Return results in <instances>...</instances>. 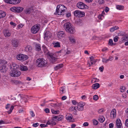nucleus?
<instances>
[{"mask_svg":"<svg viewBox=\"0 0 128 128\" xmlns=\"http://www.w3.org/2000/svg\"><path fill=\"white\" fill-rule=\"evenodd\" d=\"M25 50L27 52H30L32 50V48L31 46L28 45L25 47Z\"/></svg>","mask_w":128,"mask_h":128,"instance_id":"obj_29","label":"nucleus"},{"mask_svg":"<svg viewBox=\"0 0 128 128\" xmlns=\"http://www.w3.org/2000/svg\"><path fill=\"white\" fill-rule=\"evenodd\" d=\"M118 27L116 26H114L111 28L110 30L111 32H113L115 30H118Z\"/></svg>","mask_w":128,"mask_h":128,"instance_id":"obj_35","label":"nucleus"},{"mask_svg":"<svg viewBox=\"0 0 128 128\" xmlns=\"http://www.w3.org/2000/svg\"><path fill=\"white\" fill-rule=\"evenodd\" d=\"M116 127L117 128H121L122 124L120 119H118L116 122Z\"/></svg>","mask_w":128,"mask_h":128,"instance_id":"obj_18","label":"nucleus"},{"mask_svg":"<svg viewBox=\"0 0 128 128\" xmlns=\"http://www.w3.org/2000/svg\"><path fill=\"white\" fill-rule=\"evenodd\" d=\"M59 7L63 13H64V14H66V10L67 9L66 7L64 6L62 4H60L58 5Z\"/></svg>","mask_w":128,"mask_h":128,"instance_id":"obj_20","label":"nucleus"},{"mask_svg":"<svg viewBox=\"0 0 128 128\" xmlns=\"http://www.w3.org/2000/svg\"><path fill=\"white\" fill-rule=\"evenodd\" d=\"M118 37L116 36L114 38V42H117L118 41Z\"/></svg>","mask_w":128,"mask_h":128,"instance_id":"obj_51","label":"nucleus"},{"mask_svg":"<svg viewBox=\"0 0 128 128\" xmlns=\"http://www.w3.org/2000/svg\"><path fill=\"white\" fill-rule=\"evenodd\" d=\"M69 40L72 43L75 44L76 41L72 37H70Z\"/></svg>","mask_w":128,"mask_h":128,"instance_id":"obj_38","label":"nucleus"},{"mask_svg":"<svg viewBox=\"0 0 128 128\" xmlns=\"http://www.w3.org/2000/svg\"><path fill=\"white\" fill-rule=\"evenodd\" d=\"M5 2L10 4H16L20 2L21 0H4Z\"/></svg>","mask_w":128,"mask_h":128,"instance_id":"obj_8","label":"nucleus"},{"mask_svg":"<svg viewBox=\"0 0 128 128\" xmlns=\"http://www.w3.org/2000/svg\"><path fill=\"white\" fill-rule=\"evenodd\" d=\"M24 10L23 8L20 7H13L10 8V10L12 12L20 13L22 12Z\"/></svg>","mask_w":128,"mask_h":128,"instance_id":"obj_5","label":"nucleus"},{"mask_svg":"<svg viewBox=\"0 0 128 128\" xmlns=\"http://www.w3.org/2000/svg\"><path fill=\"white\" fill-rule=\"evenodd\" d=\"M72 104L74 105H76L78 103L77 102L74 100H72Z\"/></svg>","mask_w":128,"mask_h":128,"instance_id":"obj_62","label":"nucleus"},{"mask_svg":"<svg viewBox=\"0 0 128 128\" xmlns=\"http://www.w3.org/2000/svg\"><path fill=\"white\" fill-rule=\"evenodd\" d=\"M23 25L22 24H20L18 25V28H22L23 26Z\"/></svg>","mask_w":128,"mask_h":128,"instance_id":"obj_55","label":"nucleus"},{"mask_svg":"<svg viewBox=\"0 0 128 128\" xmlns=\"http://www.w3.org/2000/svg\"><path fill=\"white\" fill-rule=\"evenodd\" d=\"M117 9L119 10H122L124 8V6L121 5H117L116 6Z\"/></svg>","mask_w":128,"mask_h":128,"instance_id":"obj_32","label":"nucleus"},{"mask_svg":"<svg viewBox=\"0 0 128 128\" xmlns=\"http://www.w3.org/2000/svg\"><path fill=\"white\" fill-rule=\"evenodd\" d=\"M102 62H105L106 63L107 62V59H106L105 58H103L102 59Z\"/></svg>","mask_w":128,"mask_h":128,"instance_id":"obj_61","label":"nucleus"},{"mask_svg":"<svg viewBox=\"0 0 128 128\" xmlns=\"http://www.w3.org/2000/svg\"><path fill=\"white\" fill-rule=\"evenodd\" d=\"M6 15V13L4 12L2 10L0 11V18L4 17Z\"/></svg>","mask_w":128,"mask_h":128,"instance_id":"obj_28","label":"nucleus"},{"mask_svg":"<svg viewBox=\"0 0 128 128\" xmlns=\"http://www.w3.org/2000/svg\"><path fill=\"white\" fill-rule=\"evenodd\" d=\"M98 120L100 122H104V117H102L99 118Z\"/></svg>","mask_w":128,"mask_h":128,"instance_id":"obj_43","label":"nucleus"},{"mask_svg":"<svg viewBox=\"0 0 128 128\" xmlns=\"http://www.w3.org/2000/svg\"><path fill=\"white\" fill-rule=\"evenodd\" d=\"M20 74L21 72L18 70L11 71L10 73V76L12 77H18Z\"/></svg>","mask_w":128,"mask_h":128,"instance_id":"obj_7","label":"nucleus"},{"mask_svg":"<svg viewBox=\"0 0 128 128\" xmlns=\"http://www.w3.org/2000/svg\"><path fill=\"white\" fill-rule=\"evenodd\" d=\"M4 36L6 38L9 37L11 35V33L8 30H4Z\"/></svg>","mask_w":128,"mask_h":128,"instance_id":"obj_22","label":"nucleus"},{"mask_svg":"<svg viewBox=\"0 0 128 128\" xmlns=\"http://www.w3.org/2000/svg\"><path fill=\"white\" fill-rule=\"evenodd\" d=\"M73 116L70 113H68L66 116V119L70 122H73L74 119H73Z\"/></svg>","mask_w":128,"mask_h":128,"instance_id":"obj_15","label":"nucleus"},{"mask_svg":"<svg viewBox=\"0 0 128 128\" xmlns=\"http://www.w3.org/2000/svg\"><path fill=\"white\" fill-rule=\"evenodd\" d=\"M19 69L22 71H26L28 70L27 67L24 65H20L19 66Z\"/></svg>","mask_w":128,"mask_h":128,"instance_id":"obj_23","label":"nucleus"},{"mask_svg":"<svg viewBox=\"0 0 128 128\" xmlns=\"http://www.w3.org/2000/svg\"><path fill=\"white\" fill-rule=\"evenodd\" d=\"M104 68L103 66H102L99 68V70L101 72H102L103 71Z\"/></svg>","mask_w":128,"mask_h":128,"instance_id":"obj_52","label":"nucleus"},{"mask_svg":"<svg viewBox=\"0 0 128 128\" xmlns=\"http://www.w3.org/2000/svg\"><path fill=\"white\" fill-rule=\"evenodd\" d=\"M66 16L67 17H69L71 16V14L70 13L68 12L66 14Z\"/></svg>","mask_w":128,"mask_h":128,"instance_id":"obj_60","label":"nucleus"},{"mask_svg":"<svg viewBox=\"0 0 128 128\" xmlns=\"http://www.w3.org/2000/svg\"><path fill=\"white\" fill-rule=\"evenodd\" d=\"M19 66L15 63H12L10 66L11 71L17 70L19 68Z\"/></svg>","mask_w":128,"mask_h":128,"instance_id":"obj_12","label":"nucleus"},{"mask_svg":"<svg viewBox=\"0 0 128 128\" xmlns=\"http://www.w3.org/2000/svg\"><path fill=\"white\" fill-rule=\"evenodd\" d=\"M64 118V116L62 115H59L58 121H61Z\"/></svg>","mask_w":128,"mask_h":128,"instance_id":"obj_42","label":"nucleus"},{"mask_svg":"<svg viewBox=\"0 0 128 128\" xmlns=\"http://www.w3.org/2000/svg\"><path fill=\"white\" fill-rule=\"evenodd\" d=\"M16 58L18 60L24 61L28 59V57L26 55L20 54L17 55Z\"/></svg>","mask_w":128,"mask_h":128,"instance_id":"obj_4","label":"nucleus"},{"mask_svg":"<svg viewBox=\"0 0 128 128\" xmlns=\"http://www.w3.org/2000/svg\"><path fill=\"white\" fill-rule=\"evenodd\" d=\"M116 110L114 109L111 111L110 113V117L112 118H114L116 117Z\"/></svg>","mask_w":128,"mask_h":128,"instance_id":"obj_24","label":"nucleus"},{"mask_svg":"<svg viewBox=\"0 0 128 128\" xmlns=\"http://www.w3.org/2000/svg\"><path fill=\"white\" fill-rule=\"evenodd\" d=\"M100 85L98 83H96L92 85V88L94 90L96 89L99 88Z\"/></svg>","mask_w":128,"mask_h":128,"instance_id":"obj_25","label":"nucleus"},{"mask_svg":"<svg viewBox=\"0 0 128 128\" xmlns=\"http://www.w3.org/2000/svg\"><path fill=\"white\" fill-rule=\"evenodd\" d=\"M47 124L52 126L56 124L55 122L53 120H50L48 121L47 122Z\"/></svg>","mask_w":128,"mask_h":128,"instance_id":"obj_26","label":"nucleus"},{"mask_svg":"<svg viewBox=\"0 0 128 128\" xmlns=\"http://www.w3.org/2000/svg\"><path fill=\"white\" fill-rule=\"evenodd\" d=\"M88 125V123L87 122H84L83 124V126H87Z\"/></svg>","mask_w":128,"mask_h":128,"instance_id":"obj_58","label":"nucleus"},{"mask_svg":"<svg viewBox=\"0 0 128 128\" xmlns=\"http://www.w3.org/2000/svg\"><path fill=\"white\" fill-rule=\"evenodd\" d=\"M84 103L82 102H80L78 104L77 107L78 110L80 111L84 109Z\"/></svg>","mask_w":128,"mask_h":128,"instance_id":"obj_14","label":"nucleus"},{"mask_svg":"<svg viewBox=\"0 0 128 128\" xmlns=\"http://www.w3.org/2000/svg\"><path fill=\"white\" fill-rule=\"evenodd\" d=\"M14 108V106H12L10 108V110L8 111L7 112L9 114H10L12 112V110Z\"/></svg>","mask_w":128,"mask_h":128,"instance_id":"obj_40","label":"nucleus"},{"mask_svg":"<svg viewBox=\"0 0 128 128\" xmlns=\"http://www.w3.org/2000/svg\"><path fill=\"white\" fill-rule=\"evenodd\" d=\"M63 66V64H58L54 68V70H56L60 68H61Z\"/></svg>","mask_w":128,"mask_h":128,"instance_id":"obj_30","label":"nucleus"},{"mask_svg":"<svg viewBox=\"0 0 128 128\" xmlns=\"http://www.w3.org/2000/svg\"><path fill=\"white\" fill-rule=\"evenodd\" d=\"M36 62V64L38 67H43L47 66V62L44 58H38Z\"/></svg>","mask_w":128,"mask_h":128,"instance_id":"obj_3","label":"nucleus"},{"mask_svg":"<svg viewBox=\"0 0 128 128\" xmlns=\"http://www.w3.org/2000/svg\"><path fill=\"white\" fill-rule=\"evenodd\" d=\"M125 125L126 126L128 127V119H127L126 120Z\"/></svg>","mask_w":128,"mask_h":128,"instance_id":"obj_64","label":"nucleus"},{"mask_svg":"<svg viewBox=\"0 0 128 128\" xmlns=\"http://www.w3.org/2000/svg\"><path fill=\"white\" fill-rule=\"evenodd\" d=\"M98 2L100 4H102L104 3V0H99Z\"/></svg>","mask_w":128,"mask_h":128,"instance_id":"obj_57","label":"nucleus"},{"mask_svg":"<svg viewBox=\"0 0 128 128\" xmlns=\"http://www.w3.org/2000/svg\"><path fill=\"white\" fill-rule=\"evenodd\" d=\"M74 14L76 16L78 17H82L85 15V13L79 10H77L74 11Z\"/></svg>","mask_w":128,"mask_h":128,"instance_id":"obj_6","label":"nucleus"},{"mask_svg":"<svg viewBox=\"0 0 128 128\" xmlns=\"http://www.w3.org/2000/svg\"><path fill=\"white\" fill-rule=\"evenodd\" d=\"M34 10L32 8H26L24 10V13L27 14H28L32 13Z\"/></svg>","mask_w":128,"mask_h":128,"instance_id":"obj_16","label":"nucleus"},{"mask_svg":"<svg viewBox=\"0 0 128 128\" xmlns=\"http://www.w3.org/2000/svg\"><path fill=\"white\" fill-rule=\"evenodd\" d=\"M44 38L46 40H48L51 37V33L49 31H46L45 32L44 34Z\"/></svg>","mask_w":128,"mask_h":128,"instance_id":"obj_11","label":"nucleus"},{"mask_svg":"<svg viewBox=\"0 0 128 128\" xmlns=\"http://www.w3.org/2000/svg\"><path fill=\"white\" fill-rule=\"evenodd\" d=\"M10 98L12 102H13L16 100V98L12 96H11Z\"/></svg>","mask_w":128,"mask_h":128,"instance_id":"obj_59","label":"nucleus"},{"mask_svg":"<svg viewBox=\"0 0 128 128\" xmlns=\"http://www.w3.org/2000/svg\"><path fill=\"white\" fill-rule=\"evenodd\" d=\"M64 27L66 31L70 34H74L75 32V28L70 22H67L64 25Z\"/></svg>","mask_w":128,"mask_h":128,"instance_id":"obj_2","label":"nucleus"},{"mask_svg":"<svg viewBox=\"0 0 128 128\" xmlns=\"http://www.w3.org/2000/svg\"><path fill=\"white\" fill-rule=\"evenodd\" d=\"M44 52L46 54L48 57L49 58L50 61L52 63L54 62L56 60L57 58L54 56V54L49 52L48 49L45 45L42 46Z\"/></svg>","mask_w":128,"mask_h":128,"instance_id":"obj_1","label":"nucleus"},{"mask_svg":"<svg viewBox=\"0 0 128 128\" xmlns=\"http://www.w3.org/2000/svg\"><path fill=\"white\" fill-rule=\"evenodd\" d=\"M39 125V124L38 123H34L33 124V126L35 127H36L38 126Z\"/></svg>","mask_w":128,"mask_h":128,"instance_id":"obj_53","label":"nucleus"},{"mask_svg":"<svg viewBox=\"0 0 128 128\" xmlns=\"http://www.w3.org/2000/svg\"><path fill=\"white\" fill-rule=\"evenodd\" d=\"M93 124L95 125H97L98 123V121L95 120H93Z\"/></svg>","mask_w":128,"mask_h":128,"instance_id":"obj_47","label":"nucleus"},{"mask_svg":"<svg viewBox=\"0 0 128 128\" xmlns=\"http://www.w3.org/2000/svg\"><path fill=\"white\" fill-rule=\"evenodd\" d=\"M76 22L78 24L80 25L82 23V20L80 19H78L76 21Z\"/></svg>","mask_w":128,"mask_h":128,"instance_id":"obj_45","label":"nucleus"},{"mask_svg":"<svg viewBox=\"0 0 128 128\" xmlns=\"http://www.w3.org/2000/svg\"><path fill=\"white\" fill-rule=\"evenodd\" d=\"M115 43H113V40L112 39H110L109 40L108 44L109 45L111 46H113L115 45Z\"/></svg>","mask_w":128,"mask_h":128,"instance_id":"obj_36","label":"nucleus"},{"mask_svg":"<svg viewBox=\"0 0 128 128\" xmlns=\"http://www.w3.org/2000/svg\"><path fill=\"white\" fill-rule=\"evenodd\" d=\"M12 44L14 46L17 47L19 45V42L17 39H14L12 41Z\"/></svg>","mask_w":128,"mask_h":128,"instance_id":"obj_19","label":"nucleus"},{"mask_svg":"<svg viewBox=\"0 0 128 128\" xmlns=\"http://www.w3.org/2000/svg\"><path fill=\"white\" fill-rule=\"evenodd\" d=\"M114 124L113 123L110 124L109 125V127L110 128H112L114 127Z\"/></svg>","mask_w":128,"mask_h":128,"instance_id":"obj_63","label":"nucleus"},{"mask_svg":"<svg viewBox=\"0 0 128 128\" xmlns=\"http://www.w3.org/2000/svg\"><path fill=\"white\" fill-rule=\"evenodd\" d=\"M98 99V97L97 95H95L94 96L93 99L94 100L96 101Z\"/></svg>","mask_w":128,"mask_h":128,"instance_id":"obj_44","label":"nucleus"},{"mask_svg":"<svg viewBox=\"0 0 128 128\" xmlns=\"http://www.w3.org/2000/svg\"><path fill=\"white\" fill-rule=\"evenodd\" d=\"M120 89L121 90H120L121 92H123L125 90L126 88L124 86H121L120 88Z\"/></svg>","mask_w":128,"mask_h":128,"instance_id":"obj_46","label":"nucleus"},{"mask_svg":"<svg viewBox=\"0 0 128 128\" xmlns=\"http://www.w3.org/2000/svg\"><path fill=\"white\" fill-rule=\"evenodd\" d=\"M40 28L38 26L35 25L32 26L31 28V32L34 34L37 33L39 30Z\"/></svg>","mask_w":128,"mask_h":128,"instance_id":"obj_9","label":"nucleus"},{"mask_svg":"<svg viewBox=\"0 0 128 128\" xmlns=\"http://www.w3.org/2000/svg\"><path fill=\"white\" fill-rule=\"evenodd\" d=\"M54 47H59L60 46V43L59 42H56L55 43L54 45Z\"/></svg>","mask_w":128,"mask_h":128,"instance_id":"obj_41","label":"nucleus"},{"mask_svg":"<svg viewBox=\"0 0 128 128\" xmlns=\"http://www.w3.org/2000/svg\"><path fill=\"white\" fill-rule=\"evenodd\" d=\"M36 49L37 51H40L41 50V47L40 44H36Z\"/></svg>","mask_w":128,"mask_h":128,"instance_id":"obj_31","label":"nucleus"},{"mask_svg":"<svg viewBox=\"0 0 128 128\" xmlns=\"http://www.w3.org/2000/svg\"><path fill=\"white\" fill-rule=\"evenodd\" d=\"M8 69L6 66H2L0 67V71L2 73H5Z\"/></svg>","mask_w":128,"mask_h":128,"instance_id":"obj_21","label":"nucleus"},{"mask_svg":"<svg viewBox=\"0 0 128 128\" xmlns=\"http://www.w3.org/2000/svg\"><path fill=\"white\" fill-rule=\"evenodd\" d=\"M51 110L52 113L54 114H58L60 113V111L58 110H55L53 109H52Z\"/></svg>","mask_w":128,"mask_h":128,"instance_id":"obj_37","label":"nucleus"},{"mask_svg":"<svg viewBox=\"0 0 128 128\" xmlns=\"http://www.w3.org/2000/svg\"><path fill=\"white\" fill-rule=\"evenodd\" d=\"M54 14L58 15H64V13H63L62 11H61V10L58 5L56 7V11Z\"/></svg>","mask_w":128,"mask_h":128,"instance_id":"obj_13","label":"nucleus"},{"mask_svg":"<svg viewBox=\"0 0 128 128\" xmlns=\"http://www.w3.org/2000/svg\"><path fill=\"white\" fill-rule=\"evenodd\" d=\"M77 6L79 8L81 9H84L87 8L88 6L83 2H79L77 4Z\"/></svg>","mask_w":128,"mask_h":128,"instance_id":"obj_10","label":"nucleus"},{"mask_svg":"<svg viewBox=\"0 0 128 128\" xmlns=\"http://www.w3.org/2000/svg\"><path fill=\"white\" fill-rule=\"evenodd\" d=\"M63 51H64V52H66V54H70L71 53V52L70 50H68V49L67 48L66 50H63Z\"/></svg>","mask_w":128,"mask_h":128,"instance_id":"obj_39","label":"nucleus"},{"mask_svg":"<svg viewBox=\"0 0 128 128\" xmlns=\"http://www.w3.org/2000/svg\"><path fill=\"white\" fill-rule=\"evenodd\" d=\"M44 111L46 113H48L50 112V110L48 108H46L44 109Z\"/></svg>","mask_w":128,"mask_h":128,"instance_id":"obj_56","label":"nucleus"},{"mask_svg":"<svg viewBox=\"0 0 128 128\" xmlns=\"http://www.w3.org/2000/svg\"><path fill=\"white\" fill-rule=\"evenodd\" d=\"M57 36L59 39H61L64 37L65 34L64 32L61 31L58 32L57 34Z\"/></svg>","mask_w":128,"mask_h":128,"instance_id":"obj_17","label":"nucleus"},{"mask_svg":"<svg viewBox=\"0 0 128 128\" xmlns=\"http://www.w3.org/2000/svg\"><path fill=\"white\" fill-rule=\"evenodd\" d=\"M12 82L16 84H20L22 83L21 82L16 80H12Z\"/></svg>","mask_w":128,"mask_h":128,"instance_id":"obj_33","label":"nucleus"},{"mask_svg":"<svg viewBox=\"0 0 128 128\" xmlns=\"http://www.w3.org/2000/svg\"><path fill=\"white\" fill-rule=\"evenodd\" d=\"M96 60H90L91 65L94 64L96 62Z\"/></svg>","mask_w":128,"mask_h":128,"instance_id":"obj_48","label":"nucleus"},{"mask_svg":"<svg viewBox=\"0 0 128 128\" xmlns=\"http://www.w3.org/2000/svg\"><path fill=\"white\" fill-rule=\"evenodd\" d=\"M47 124H41L40 125V126L41 128H43L47 126Z\"/></svg>","mask_w":128,"mask_h":128,"instance_id":"obj_50","label":"nucleus"},{"mask_svg":"<svg viewBox=\"0 0 128 128\" xmlns=\"http://www.w3.org/2000/svg\"><path fill=\"white\" fill-rule=\"evenodd\" d=\"M61 105L60 104H51V106L55 108H57Z\"/></svg>","mask_w":128,"mask_h":128,"instance_id":"obj_34","label":"nucleus"},{"mask_svg":"<svg viewBox=\"0 0 128 128\" xmlns=\"http://www.w3.org/2000/svg\"><path fill=\"white\" fill-rule=\"evenodd\" d=\"M30 114L32 117H34L35 116V114L32 111H31L30 112Z\"/></svg>","mask_w":128,"mask_h":128,"instance_id":"obj_49","label":"nucleus"},{"mask_svg":"<svg viewBox=\"0 0 128 128\" xmlns=\"http://www.w3.org/2000/svg\"><path fill=\"white\" fill-rule=\"evenodd\" d=\"M122 42H124L128 40V34H126L124 36L121 38Z\"/></svg>","mask_w":128,"mask_h":128,"instance_id":"obj_27","label":"nucleus"},{"mask_svg":"<svg viewBox=\"0 0 128 128\" xmlns=\"http://www.w3.org/2000/svg\"><path fill=\"white\" fill-rule=\"evenodd\" d=\"M113 59V57L112 56L109 57V58L108 59H107V62L109 61H111Z\"/></svg>","mask_w":128,"mask_h":128,"instance_id":"obj_54","label":"nucleus"}]
</instances>
